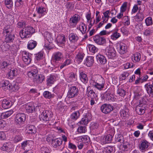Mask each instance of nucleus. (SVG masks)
<instances>
[{
  "label": "nucleus",
  "mask_w": 153,
  "mask_h": 153,
  "mask_svg": "<svg viewBox=\"0 0 153 153\" xmlns=\"http://www.w3.org/2000/svg\"><path fill=\"white\" fill-rule=\"evenodd\" d=\"M11 147V146L10 143H5L1 147V149L3 151H7L8 152L10 150Z\"/></svg>",
  "instance_id": "nucleus-43"
},
{
  "label": "nucleus",
  "mask_w": 153,
  "mask_h": 153,
  "mask_svg": "<svg viewBox=\"0 0 153 153\" xmlns=\"http://www.w3.org/2000/svg\"><path fill=\"white\" fill-rule=\"evenodd\" d=\"M63 57L62 53L60 52H56L53 54V58L56 61H60Z\"/></svg>",
  "instance_id": "nucleus-36"
},
{
  "label": "nucleus",
  "mask_w": 153,
  "mask_h": 153,
  "mask_svg": "<svg viewBox=\"0 0 153 153\" xmlns=\"http://www.w3.org/2000/svg\"><path fill=\"white\" fill-rule=\"evenodd\" d=\"M36 10L38 13L42 16H44L47 13L46 9L42 6L37 7Z\"/></svg>",
  "instance_id": "nucleus-30"
},
{
  "label": "nucleus",
  "mask_w": 153,
  "mask_h": 153,
  "mask_svg": "<svg viewBox=\"0 0 153 153\" xmlns=\"http://www.w3.org/2000/svg\"><path fill=\"white\" fill-rule=\"evenodd\" d=\"M135 110L138 114L142 115L145 112V108L144 106H141V104H140L136 106Z\"/></svg>",
  "instance_id": "nucleus-24"
},
{
  "label": "nucleus",
  "mask_w": 153,
  "mask_h": 153,
  "mask_svg": "<svg viewBox=\"0 0 153 153\" xmlns=\"http://www.w3.org/2000/svg\"><path fill=\"white\" fill-rule=\"evenodd\" d=\"M13 28L10 25H7L4 28L3 30V33H6L5 36V42L10 43L12 42L14 40L15 36L14 34H11L10 33L13 31Z\"/></svg>",
  "instance_id": "nucleus-1"
},
{
  "label": "nucleus",
  "mask_w": 153,
  "mask_h": 153,
  "mask_svg": "<svg viewBox=\"0 0 153 153\" xmlns=\"http://www.w3.org/2000/svg\"><path fill=\"white\" fill-rule=\"evenodd\" d=\"M93 40L96 43L100 45H102L106 43L105 39L99 35L95 36L93 38Z\"/></svg>",
  "instance_id": "nucleus-12"
},
{
  "label": "nucleus",
  "mask_w": 153,
  "mask_h": 153,
  "mask_svg": "<svg viewBox=\"0 0 153 153\" xmlns=\"http://www.w3.org/2000/svg\"><path fill=\"white\" fill-rule=\"evenodd\" d=\"M43 95L45 98L49 99L51 98L52 97L51 93L48 91H45L44 92Z\"/></svg>",
  "instance_id": "nucleus-61"
},
{
  "label": "nucleus",
  "mask_w": 153,
  "mask_h": 153,
  "mask_svg": "<svg viewBox=\"0 0 153 153\" xmlns=\"http://www.w3.org/2000/svg\"><path fill=\"white\" fill-rule=\"evenodd\" d=\"M140 54L138 53H136L133 54L131 56L132 61L135 62H139L140 59Z\"/></svg>",
  "instance_id": "nucleus-26"
},
{
  "label": "nucleus",
  "mask_w": 153,
  "mask_h": 153,
  "mask_svg": "<svg viewBox=\"0 0 153 153\" xmlns=\"http://www.w3.org/2000/svg\"><path fill=\"white\" fill-rule=\"evenodd\" d=\"M79 28L82 34H84L86 33L87 26L85 24L82 23H80L79 25Z\"/></svg>",
  "instance_id": "nucleus-39"
},
{
  "label": "nucleus",
  "mask_w": 153,
  "mask_h": 153,
  "mask_svg": "<svg viewBox=\"0 0 153 153\" xmlns=\"http://www.w3.org/2000/svg\"><path fill=\"white\" fill-rule=\"evenodd\" d=\"M2 49L5 51H7L9 49L10 45L7 42H4L1 45Z\"/></svg>",
  "instance_id": "nucleus-55"
},
{
  "label": "nucleus",
  "mask_w": 153,
  "mask_h": 153,
  "mask_svg": "<svg viewBox=\"0 0 153 153\" xmlns=\"http://www.w3.org/2000/svg\"><path fill=\"white\" fill-rule=\"evenodd\" d=\"M22 139V136L20 135H16L14 138V141L16 143L21 141Z\"/></svg>",
  "instance_id": "nucleus-63"
},
{
  "label": "nucleus",
  "mask_w": 153,
  "mask_h": 153,
  "mask_svg": "<svg viewBox=\"0 0 153 153\" xmlns=\"http://www.w3.org/2000/svg\"><path fill=\"white\" fill-rule=\"evenodd\" d=\"M85 54L81 53H78L76 55L75 59L76 61L79 63L81 62Z\"/></svg>",
  "instance_id": "nucleus-38"
},
{
  "label": "nucleus",
  "mask_w": 153,
  "mask_h": 153,
  "mask_svg": "<svg viewBox=\"0 0 153 153\" xmlns=\"http://www.w3.org/2000/svg\"><path fill=\"white\" fill-rule=\"evenodd\" d=\"M105 153H113L114 152L113 148L111 146H108L105 148Z\"/></svg>",
  "instance_id": "nucleus-54"
},
{
  "label": "nucleus",
  "mask_w": 153,
  "mask_h": 153,
  "mask_svg": "<svg viewBox=\"0 0 153 153\" xmlns=\"http://www.w3.org/2000/svg\"><path fill=\"white\" fill-rule=\"evenodd\" d=\"M18 70L16 68L11 69L10 71L7 74V76L9 78H13L14 76L17 75Z\"/></svg>",
  "instance_id": "nucleus-31"
},
{
  "label": "nucleus",
  "mask_w": 153,
  "mask_h": 153,
  "mask_svg": "<svg viewBox=\"0 0 153 153\" xmlns=\"http://www.w3.org/2000/svg\"><path fill=\"white\" fill-rule=\"evenodd\" d=\"M88 48L89 51L91 52L95 53L97 52L98 50L97 48H96L94 45H89L88 46Z\"/></svg>",
  "instance_id": "nucleus-51"
},
{
  "label": "nucleus",
  "mask_w": 153,
  "mask_h": 153,
  "mask_svg": "<svg viewBox=\"0 0 153 153\" xmlns=\"http://www.w3.org/2000/svg\"><path fill=\"white\" fill-rule=\"evenodd\" d=\"M117 93L120 96L124 97L126 95V91L124 89L119 88L117 91Z\"/></svg>",
  "instance_id": "nucleus-56"
},
{
  "label": "nucleus",
  "mask_w": 153,
  "mask_h": 153,
  "mask_svg": "<svg viewBox=\"0 0 153 153\" xmlns=\"http://www.w3.org/2000/svg\"><path fill=\"white\" fill-rule=\"evenodd\" d=\"M45 76L42 75H36L33 78V81L37 83H40L44 80Z\"/></svg>",
  "instance_id": "nucleus-25"
},
{
  "label": "nucleus",
  "mask_w": 153,
  "mask_h": 153,
  "mask_svg": "<svg viewBox=\"0 0 153 153\" xmlns=\"http://www.w3.org/2000/svg\"><path fill=\"white\" fill-rule=\"evenodd\" d=\"M77 79L76 75L73 73H71L68 75L67 80L68 82H73Z\"/></svg>",
  "instance_id": "nucleus-22"
},
{
  "label": "nucleus",
  "mask_w": 153,
  "mask_h": 153,
  "mask_svg": "<svg viewBox=\"0 0 153 153\" xmlns=\"http://www.w3.org/2000/svg\"><path fill=\"white\" fill-rule=\"evenodd\" d=\"M62 140L61 138H57L52 140V145L54 148H56L57 146L61 145L62 143Z\"/></svg>",
  "instance_id": "nucleus-20"
},
{
  "label": "nucleus",
  "mask_w": 153,
  "mask_h": 153,
  "mask_svg": "<svg viewBox=\"0 0 153 153\" xmlns=\"http://www.w3.org/2000/svg\"><path fill=\"white\" fill-rule=\"evenodd\" d=\"M153 32V28H148L145 30L143 33L144 35L147 36L151 35Z\"/></svg>",
  "instance_id": "nucleus-50"
},
{
  "label": "nucleus",
  "mask_w": 153,
  "mask_h": 153,
  "mask_svg": "<svg viewBox=\"0 0 153 153\" xmlns=\"http://www.w3.org/2000/svg\"><path fill=\"white\" fill-rule=\"evenodd\" d=\"M25 109L27 113H33L35 111V107L32 102L29 103L25 105Z\"/></svg>",
  "instance_id": "nucleus-17"
},
{
  "label": "nucleus",
  "mask_w": 153,
  "mask_h": 153,
  "mask_svg": "<svg viewBox=\"0 0 153 153\" xmlns=\"http://www.w3.org/2000/svg\"><path fill=\"white\" fill-rule=\"evenodd\" d=\"M114 107L110 104H104L101 107V110L104 113L107 114L112 111Z\"/></svg>",
  "instance_id": "nucleus-7"
},
{
  "label": "nucleus",
  "mask_w": 153,
  "mask_h": 153,
  "mask_svg": "<svg viewBox=\"0 0 153 153\" xmlns=\"http://www.w3.org/2000/svg\"><path fill=\"white\" fill-rule=\"evenodd\" d=\"M86 131V129L85 126H80L77 129V131L80 133H85Z\"/></svg>",
  "instance_id": "nucleus-60"
},
{
  "label": "nucleus",
  "mask_w": 153,
  "mask_h": 153,
  "mask_svg": "<svg viewBox=\"0 0 153 153\" xmlns=\"http://www.w3.org/2000/svg\"><path fill=\"white\" fill-rule=\"evenodd\" d=\"M34 70H32L28 73V76L30 77H35L38 73V70L36 68H35Z\"/></svg>",
  "instance_id": "nucleus-44"
},
{
  "label": "nucleus",
  "mask_w": 153,
  "mask_h": 153,
  "mask_svg": "<svg viewBox=\"0 0 153 153\" xmlns=\"http://www.w3.org/2000/svg\"><path fill=\"white\" fill-rule=\"evenodd\" d=\"M79 78L80 80L84 83H85L88 81L87 75L82 71H79Z\"/></svg>",
  "instance_id": "nucleus-34"
},
{
  "label": "nucleus",
  "mask_w": 153,
  "mask_h": 153,
  "mask_svg": "<svg viewBox=\"0 0 153 153\" xmlns=\"http://www.w3.org/2000/svg\"><path fill=\"white\" fill-rule=\"evenodd\" d=\"M28 133L30 134L35 133L36 132V128L33 125H30L29 126L28 130Z\"/></svg>",
  "instance_id": "nucleus-53"
},
{
  "label": "nucleus",
  "mask_w": 153,
  "mask_h": 153,
  "mask_svg": "<svg viewBox=\"0 0 153 153\" xmlns=\"http://www.w3.org/2000/svg\"><path fill=\"white\" fill-rule=\"evenodd\" d=\"M144 87L149 96L153 97V82H149L145 85Z\"/></svg>",
  "instance_id": "nucleus-11"
},
{
  "label": "nucleus",
  "mask_w": 153,
  "mask_h": 153,
  "mask_svg": "<svg viewBox=\"0 0 153 153\" xmlns=\"http://www.w3.org/2000/svg\"><path fill=\"white\" fill-rule=\"evenodd\" d=\"M35 31V30L33 27L30 26L27 27L20 31V35L22 38H28Z\"/></svg>",
  "instance_id": "nucleus-2"
},
{
  "label": "nucleus",
  "mask_w": 153,
  "mask_h": 153,
  "mask_svg": "<svg viewBox=\"0 0 153 153\" xmlns=\"http://www.w3.org/2000/svg\"><path fill=\"white\" fill-rule=\"evenodd\" d=\"M1 105L3 108L6 109L10 107L12 105V103L10 100L4 99L2 101Z\"/></svg>",
  "instance_id": "nucleus-19"
},
{
  "label": "nucleus",
  "mask_w": 153,
  "mask_h": 153,
  "mask_svg": "<svg viewBox=\"0 0 153 153\" xmlns=\"http://www.w3.org/2000/svg\"><path fill=\"white\" fill-rule=\"evenodd\" d=\"M120 36V33H118L117 31L113 32V34L111 36V39L113 40H116Z\"/></svg>",
  "instance_id": "nucleus-49"
},
{
  "label": "nucleus",
  "mask_w": 153,
  "mask_h": 153,
  "mask_svg": "<svg viewBox=\"0 0 153 153\" xmlns=\"http://www.w3.org/2000/svg\"><path fill=\"white\" fill-rule=\"evenodd\" d=\"M112 138V135L110 134L104 136H102L100 139V142L102 144L109 143L111 141Z\"/></svg>",
  "instance_id": "nucleus-13"
},
{
  "label": "nucleus",
  "mask_w": 153,
  "mask_h": 153,
  "mask_svg": "<svg viewBox=\"0 0 153 153\" xmlns=\"http://www.w3.org/2000/svg\"><path fill=\"white\" fill-rule=\"evenodd\" d=\"M13 110H10L9 111L2 113L1 115V117L2 119H5L7 118L10 116L13 113Z\"/></svg>",
  "instance_id": "nucleus-37"
},
{
  "label": "nucleus",
  "mask_w": 153,
  "mask_h": 153,
  "mask_svg": "<svg viewBox=\"0 0 153 153\" xmlns=\"http://www.w3.org/2000/svg\"><path fill=\"white\" fill-rule=\"evenodd\" d=\"M91 83L94 87L99 90H101L104 88V85L97 83V82H95L91 81Z\"/></svg>",
  "instance_id": "nucleus-41"
},
{
  "label": "nucleus",
  "mask_w": 153,
  "mask_h": 153,
  "mask_svg": "<svg viewBox=\"0 0 153 153\" xmlns=\"http://www.w3.org/2000/svg\"><path fill=\"white\" fill-rule=\"evenodd\" d=\"M80 116V113L79 111H76L73 113L71 116V119L76 120Z\"/></svg>",
  "instance_id": "nucleus-46"
},
{
  "label": "nucleus",
  "mask_w": 153,
  "mask_h": 153,
  "mask_svg": "<svg viewBox=\"0 0 153 153\" xmlns=\"http://www.w3.org/2000/svg\"><path fill=\"white\" fill-rule=\"evenodd\" d=\"M94 62V57L91 56H88L85 61V64L88 67L91 66Z\"/></svg>",
  "instance_id": "nucleus-28"
},
{
  "label": "nucleus",
  "mask_w": 153,
  "mask_h": 153,
  "mask_svg": "<svg viewBox=\"0 0 153 153\" xmlns=\"http://www.w3.org/2000/svg\"><path fill=\"white\" fill-rule=\"evenodd\" d=\"M51 111L49 110L44 111L39 115V119L41 121L48 122L51 118L52 117Z\"/></svg>",
  "instance_id": "nucleus-3"
},
{
  "label": "nucleus",
  "mask_w": 153,
  "mask_h": 153,
  "mask_svg": "<svg viewBox=\"0 0 153 153\" xmlns=\"http://www.w3.org/2000/svg\"><path fill=\"white\" fill-rule=\"evenodd\" d=\"M91 115L88 113L86 114L84 117L82 118L81 120L78 123L84 125H87L91 119Z\"/></svg>",
  "instance_id": "nucleus-14"
},
{
  "label": "nucleus",
  "mask_w": 153,
  "mask_h": 153,
  "mask_svg": "<svg viewBox=\"0 0 153 153\" xmlns=\"http://www.w3.org/2000/svg\"><path fill=\"white\" fill-rule=\"evenodd\" d=\"M42 153H50V151L48 147L45 146L42 147L40 149Z\"/></svg>",
  "instance_id": "nucleus-59"
},
{
  "label": "nucleus",
  "mask_w": 153,
  "mask_h": 153,
  "mask_svg": "<svg viewBox=\"0 0 153 153\" xmlns=\"http://www.w3.org/2000/svg\"><path fill=\"white\" fill-rule=\"evenodd\" d=\"M44 58V53L43 52H39L35 57V59L37 61L42 59Z\"/></svg>",
  "instance_id": "nucleus-52"
},
{
  "label": "nucleus",
  "mask_w": 153,
  "mask_h": 153,
  "mask_svg": "<svg viewBox=\"0 0 153 153\" xmlns=\"http://www.w3.org/2000/svg\"><path fill=\"white\" fill-rule=\"evenodd\" d=\"M145 22L146 25L149 26L152 25V19L151 17H149L147 18L145 20Z\"/></svg>",
  "instance_id": "nucleus-58"
},
{
  "label": "nucleus",
  "mask_w": 153,
  "mask_h": 153,
  "mask_svg": "<svg viewBox=\"0 0 153 153\" xmlns=\"http://www.w3.org/2000/svg\"><path fill=\"white\" fill-rule=\"evenodd\" d=\"M5 4L8 9H10L13 6V2L12 0H5Z\"/></svg>",
  "instance_id": "nucleus-57"
},
{
  "label": "nucleus",
  "mask_w": 153,
  "mask_h": 153,
  "mask_svg": "<svg viewBox=\"0 0 153 153\" xmlns=\"http://www.w3.org/2000/svg\"><path fill=\"white\" fill-rule=\"evenodd\" d=\"M65 57L66 59L65 60L60 66L61 69H62L66 65L70 64L72 63V60L73 57L72 54L66 53Z\"/></svg>",
  "instance_id": "nucleus-6"
},
{
  "label": "nucleus",
  "mask_w": 153,
  "mask_h": 153,
  "mask_svg": "<svg viewBox=\"0 0 153 153\" xmlns=\"http://www.w3.org/2000/svg\"><path fill=\"white\" fill-rule=\"evenodd\" d=\"M96 58L97 61L102 64H105L106 62V60L103 55L100 54H98L96 56Z\"/></svg>",
  "instance_id": "nucleus-33"
},
{
  "label": "nucleus",
  "mask_w": 153,
  "mask_h": 153,
  "mask_svg": "<svg viewBox=\"0 0 153 153\" xmlns=\"http://www.w3.org/2000/svg\"><path fill=\"white\" fill-rule=\"evenodd\" d=\"M116 141L120 143H123L124 142L123 137L121 135H119L118 137L116 138Z\"/></svg>",
  "instance_id": "nucleus-64"
},
{
  "label": "nucleus",
  "mask_w": 153,
  "mask_h": 153,
  "mask_svg": "<svg viewBox=\"0 0 153 153\" xmlns=\"http://www.w3.org/2000/svg\"><path fill=\"white\" fill-rule=\"evenodd\" d=\"M118 51L121 54H124L127 52V46L124 43L120 42L117 44Z\"/></svg>",
  "instance_id": "nucleus-9"
},
{
  "label": "nucleus",
  "mask_w": 153,
  "mask_h": 153,
  "mask_svg": "<svg viewBox=\"0 0 153 153\" xmlns=\"http://www.w3.org/2000/svg\"><path fill=\"white\" fill-rule=\"evenodd\" d=\"M78 92V89L75 86H72L69 89L68 96L70 97H73L77 95Z\"/></svg>",
  "instance_id": "nucleus-16"
},
{
  "label": "nucleus",
  "mask_w": 153,
  "mask_h": 153,
  "mask_svg": "<svg viewBox=\"0 0 153 153\" xmlns=\"http://www.w3.org/2000/svg\"><path fill=\"white\" fill-rule=\"evenodd\" d=\"M89 87H88L86 92V95L91 99H95V100L97 101L98 100L97 96L95 92L92 90H88Z\"/></svg>",
  "instance_id": "nucleus-15"
},
{
  "label": "nucleus",
  "mask_w": 153,
  "mask_h": 153,
  "mask_svg": "<svg viewBox=\"0 0 153 153\" xmlns=\"http://www.w3.org/2000/svg\"><path fill=\"white\" fill-rule=\"evenodd\" d=\"M79 19L78 16L77 15H74L70 19V23L71 25H75L78 22Z\"/></svg>",
  "instance_id": "nucleus-27"
},
{
  "label": "nucleus",
  "mask_w": 153,
  "mask_h": 153,
  "mask_svg": "<svg viewBox=\"0 0 153 153\" xmlns=\"http://www.w3.org/2000/svg\"><path fill=\"white\" fill-rule=\"evenodd\" d=\"M105 54L109 59H114L116 56V52L114 48L109 46L105 51Z\"/></svg>",
  "instance_id": "nucleus-5"
},
{
  "label": "nucleus",
  "mask_w": 153,
  "mask_h": 153,
  "mask_svg": "<svg viewBox=\"0 0 153 153\" xmlns=\"http://www.w3.org/2000/svg\"><path fill=\"white\" fill-rule=\"evenodd\" d=\"M11 65L6 62H3L0 65V67L1 69H9L11 68Z\"/></svg>",
  "instance_id": "nucleus-45"
},
{
  "label": "nucleus",
  "mask_w": 153,
  "mask_h": 153,
  "mask_svg": "<svg viewBox=\"0 0 153 153\" xmlns=\"http://www.w3.org/2000/svg\"><path fill=\"white\" fill-rule=\"evenodd\" d=\"M69 40L73 42H76L79 39V37L75 33H71L69 35Z\"/></svg>",
  "instance_id": "nucleus-35"
},
{
  "label": "nucleus",
  "mask_w": 153,
  "mask_h": 153,
  "mask_svg": "<svg viewBox=\"0 0 153 153\" xmlns=\"http://www.w3.org/2000/svg\"><path fill=\"white\" fill-rule=\"evenodd\" d=\"M129 111L128 109L126 108L121 110L120 112L121 116L123 117H127L128 115Z\"/></svg>",
  "instance_id": "nucleus-40"
},
{
  "label": "nucleus",
  "mask_w": 153,
  "mask_h": 153,
  "mask_svg": "<svg viewBox=\"0 0 153 153\" xmlns=\"http://www.w3.org/2000/svg\"><path fill=\"white\" fill-rule=\"evenodd\" d=\"M22 59L26 64H29L30 63L31 60V55L30 54L25 51H24L22 52Z\"/></svg>",
  "instance_id": "nucleus-8"
},
{
  "label": "nucleus",
  "mask_w": 153,
  "mask_h": 153,
  "mask_svg": "<svg viewBox=\"0 0 153 153\" xmlns=\"http://www.w3.org/2000/svg\"><path fill=\"white\" fill-rule=\"evenodd\" d=\"M32 143V141L30 140H26L23 141L21 143V147L24 150H27L29 147L30 145Z\"/></svg>",
  "instance_id": "nucleus-29"
},
{
  "label": "nucleus",
  "mask_w": 153,
  "mask_h": 153,
  "mask_svg": "<svg viewBox=\"0 0 153 153\" xmlns=\"http://www.w3.org/2000/svg\"><path fill=\"white\" fill-rule=\"evenodd\" d=\"M81 140L83 143H85L86 144H88L90 141V138L87 135L82 136Z\"/></svg>",
  "instance_id": "nucleus-47"
},
{
  "label": "nucleus",
  "mask_w": 153,
  "mask_h": 153,
  "mask_svg": "<svg viewBox=\"0 0 153 153\" xmlns=\"http://www.w3.org/2000/svg\"><path fill=\"white\" fill-rule=\"evenodd\" d=\"M92 81L102 85H105V80L101 76L99 75H96L95 76L94 80Z\"/></svg>",
  "instance_id": "nucleus-21"
},
{
  "label": "nucleus",
  "mask_w": 153,
  "mask_h": 153,
  "mask_svg": "<svg viewBox=\"0 0 153 153\" xmlns=\"http://www.w3.org/2000/svg\"><path fill=\"white\" fill-rule=\"evenodd\" d=\"M26 119V116L23 113H19L16 114L15 119L16 124L20 125L23 124Z\"/></svg>",
  "instance_id": "nucleus-4"
},
{
  "label": "nucleus",
  "mask_w": 153,
  "mask_h": 153,
  "mask_svg": "<svg viewBox=\"0 0 153 153\" xmlns=\"http://www.w3.org/2000/svg\"><path fill=\"white\" fill-rule=\"evenodd\" d=\"M55 81V77L53 76H51L48 78L47 80V84L48 85L51 86L54 83Z\"/></svg>",
  "instance_id": "nucleus-42"
},
{
  "label": "nucleus",
  "mask_w": 153,
  "mask_h": 153,
  "mask_svg": "<svg viewBox=\"0 0 153 153\" xmlns=\"http://www.w3.org/2000/svg\"><path fill=\"white\" fill-rule=\"evenodd\" d=\"M144 18V15L141 13L138 12L136 16V19L137 21H142Z\"/></svg>",
  "instance_id": "nucleus-48"
},
{
  "label": "nucleus",
  "mask_w": 153,
  "mask_h": 153,
  "mask_svg": "<svg viewBox=\"0 0 153 153\" xmlns=\"http://www.w3.org/2000/svg\"><path fill=\"white\" fill-rule=\"evenodd\" d=\"M65 37L64 35H59L56 38V41L59 45L64 44L65 42Z\"/></svg>",
  "instance_id": "nucleus-32"
},
{
  "label": "nucleus",
  "mask_w": 153,
  "mask_h": 153,
  "mask_svg": "<svg viewBox=\"0 0 153 153\" xmlns=\"http://www.w3.org/2000/svg\"><path fill=\"white\" fill-rule=\"evenodd\" d=\"M134 65L131 62L127 63L124 64V67L125 69H128L132 68L134 67Z\"/></svg>",
  "instance_id": "nucleus-62"
},
{
  "label": "nucleus",
  "mask_w": 153,
  "mask_h": 153,
  "mask_svg": "<svg viewBox=\"0 0 153 153\" xmlns=\"http://www.w3.org/2000/svg\"><path fill=\"white\" fill-rule=\"evenodd\" d=\"M0 86L2 88V89L4 91H6L7 90H11V84L7 80L2 81L0 83Z\"/></svg>",
  "instance_id": "nucleus-10"
},
{
  "label": "nucleus",
  "mask_w": 153,
  "mask_h": 153,
  "mask_svg": "<svg viewBox=\"0 0 153 153\" xmlns=\"http://www.w3.org/2000/svg\"><path fill=\"white\" fill-rule=\"evenodd\" d=\"M37 42L34 40H30L28 42L27 48L29 50H32L34 49L36 46Z\"/></svg>",
  "instance_id": "nucleus-23"
},
{
  "label": "nucleus",
  "mask_w": 153,
  "mask_h": 153,
  "mask_svg": "<svg viewBox=\"0 0 153 153\" xmlns=\"http://www.w3.org/2000/svg\"><path fill=\"white\" fill-rule=\"evenodd\" d=\"M149 144V143L148 141L146 140H143L141 142L139 148L141 151H145L147 149Z\"/></svg>",
  "instance_id": "nucleus-18"
}]
</instances>
